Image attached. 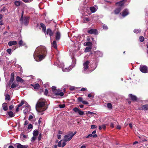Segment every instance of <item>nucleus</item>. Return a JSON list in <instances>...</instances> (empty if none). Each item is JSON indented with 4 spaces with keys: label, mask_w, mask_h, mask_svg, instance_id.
I'll list each match as a JSON object with an SVG mask.
<instances>
[{
    "label": "nucleus",
    "mask_w": 148,
    "mask_h": 148,
    "mask_svg": "<svg viewBox=\"0 0 148 148\" xmlns=\"http://www.w3.org/2000/svg\"><path fill=\"white\" fill-rule=\"evenodd\" d=\"M46 102V101L44 99H40L38 100L36 106V108L37 112H42L47 108V106L45 105Z\"/></svg>",
    "instance_id": "obj_1"
},
{
    "label": "nucleus",
    "mask_w": 148,
    "mask_h": 148,
    "mask_svg": "<svg viewBox=\"0 0 148 148\" xmlns=\"http://www.w3.org/2000/svg\"><path fill=\"white\" fill-rule=\"evenodd\" d=\"M47 51L45 47L42 46L36 49L35 52V54L39 58L40 61L43 59L46 56Z\"/></svg>",
    "instance_id": "obj_2"
},
{
    "label": "nucleus",
    "mask_w": 148,
    "mask_h": 148,
    "mask_svg": "<svg viewBox=\"0 0 148 148\" xmlns=\"http://www.w3.org/2000/svg\"><path fill=\"white\" fill-rule=\"evenodd\" d=\"M24 12L23 11L21 13V17L20 18L19 21L21 22L22 24H23L25 26H27L29 22V17L27 16L23 17Z\"/></svg>",
    "instance_id": "obj_3"
},
{
    "label": "nucleus",
    "mask_w": 148,
    "mask_h": 148,
    "mask_svg": "<svg viewBox=\"0 0 148 148\" xmlns=\"http://www.w3.org/2000/svg\"><path fill=\"white\" fill-rule=\"evenodd\" d=\"M139 69L142 73H146L148 72V67L146 66L140 65Z\"/></svg>",
    "instance_id": "obj_4"
},
{
    "label": "nucleus",
    "mask_w": 148,
    "mask_h": 148,
    "mask_svg": "<svg viewBox=\"0 0 148 148\" xmlns=\"http://www.w3.org/2000/svg\"><path fill=\"white\" fill-rule=\"evenodd\" d=\"M73 110L75 112H78L80 115H83L84 114L83 111H81L77 107H75L73 109Z\"/></svg>",
    "instance_id": "obj_5"
},
{
    "label": "nucleus",
    "mask_w": 148,
    "mask_h": 148,
    "mask_svg": "<svg viewBox=\"0 0 148 148\" xmlns=\"http://www.w3.org/2000/svg\"><path fill=\"white\" fill-rule=\"evenodd\" d=\"M128 96L130 98L131 100L133 101H136L138 100L137 97L135 95H134L131 94H130L128 95Z\"/></svg>",
    "instance_id": "obj_6"
},
{
    "label": "nucleus",
    "mask_w": 148,
    "mask_h": 148,
    "mask_svg": "<svg viewBox=\"0 0 148 148\" xmlns=\"http://www.w3.org/2000/svg\"><path fill=\"white\" fill-rule=\"evenodd\" d=\"M89 63V61L87 60L83 64V69L84 71H86V70L88 69V65Z\"/></svg>",
    "instance_id": "obj_7"
},
{
    "label": "nucleus",
    "mask_w": 148,
    "mask_h": 148,
    "mask_svg": "<svg viewBox=\"0 0 148 148\" xmlns=\"http://www.w3.org/2000/svg\"><path fill=\"white\" fill-rule=\"evenodd\" d=\"M76 133V132H75L74 133H73V132H71L69 134L65 135V138H66V137L70 136V137L68 139V140H70Z\"/></svg>",
    "instance_id": "obj_8"
},
{
    "label": "nucleus",
    "mask_w": 148,
    "mask_h": 148,
    "mask_svg": "<svg viewBox=\"0 0 148 148\" xmlns=\"http://www.w3.org/2000/svg\"><path fill=\"white\" fill-rule=\"evenodd\" d=\"M88 33L91 34H97V30L95 29H91L87 31Z\"/></svg>",
    "instance_id": "obj_9"
},
{
    "label": "nucleus",
    "mask_w": 148,
    "mask_h": 148,
    "mask_svg": "<svg viewBox=\"0 0 148 148\" xmlns=\"http://www.w3.org/2000/svg\"><path fill=\"white\" fill-rule=\"evenodd\" d=\"M14 146L16 147L17 148H27L28 145H23L19 143H17L15 144Z\"/></svg>",
    "instance_id": "obj_10"
},
{
    "label": "nucleus",
    "mask_w": 148,
    "mask_h": 148,
    "mask_svg": "<svg viewBox=\"0 0 148 148\" xmlns=\"http://www.w3.org/2000/svg\"><path fill=\"white\" fill-rule=\"evenodd\" d=\"M126 0H123L117 2L116 3L115 5L117 6H120L121 8V7L124 5L125 3V1Z\"/></svg>",
    "instance_id": "obj_11"
},
{
    "label": "nucleus",
    "mask_w": 148,
    "mask_h": 148,
    "mask_svg": "<svg viewBox=\"0 0 148 148\" xmlns=\"http://www.w3.org/2000/svg\"><path fill=\"white\" fill-rule=\"evenodd\" d=\"M61 91V90H57L55 91V94L56 95H60L61 96H63L64 93Z\"/></svg>",
    "instance_id": "obj_12"
},
{
    "label": "nucleus",
    "mask_w": 148,
    "mask_h": 148,
    "mask_svg": "<svg viewBox=\"0 0 148 148\" xmlns=\"http://www.w3.org/2000/svg\"><path fill=\"white\" fill-rule=\"evenodd\" d=\"M77 100L79 102H82L83 104H88L89 103L83 100V98L82 97H79L77 98Z\"/></svg>",
    "instance_id": "obj_13"
},
{
    "label": "nucleus",
    "mask_w": 148,
    "mask_h": 148,
    "mask_svg": "<svg viewBox=\"0 0 148 148\" xmlns=\"http://www.w3.org/2000/svg\"><path fill=\"white\" fill-rule=\"evenodd\" d=\"M60 37H61V34H60V32L59 31H57L56 32V36H55L56 40L57 41L59 40L60 38Z\"/></svg>",
    "instance_id": "obj_14"
},
{
    "label": "nucleus",
    "mask_w": 148,
    "mask_h": 148,
    "mask_svg": "<svg viewBox=\"0 0 148 148\" xmlns=\"http://www.w3.org/2000/svg\"><path fill=\"white\" fill-rule=\"evenodd\" d=\"M46 33L47 34H49L51 38V37L53 36V32L50 29H47Z\"/></svg>",
    "instance_id": "obj_15"
},
{
    "label": "nucleus",
    "mask_w": 148,
    "mask_h": 148,
    "mask_svg": "<svg viewBox=\"0 0 148 148\" xmlns=\"http://www.w3.org/2000/svg\"><path fill=\"white\" fill-rule=\"evenodd\" d=\"M129 14V12L127 9L124 10L122 13V16L123 17H125Z\"/></svg>",
    "instance_id": "obj_16"
},
{
    "label": "nucleus",
    "mask_w": 148,
    "mask_h": 148,
    "mask_svg": "<svg viewBox=\"0 0 148 148\" xmlns=\"http://www.w3.org/2000/svg\"><path fill=\"white\" fill-rule=\"evenodd\" d=\"M17 43L16 41H10L8 43V45L10 46L13 45H16Z\"/></svg>",
    "instance_id": "obj_17"
},
{
    "label": "nucleus",
    "mask_w": 148,
    "mask_h": 148,
    "mask_svg": "<svg viewBox=\"0 0 148 148\" xmlns=\"http://www.w3.org/2000/svg\"><path fill=\"white\" fill-rule=\"evenodd\" d=\"M14 73H11V77L9 82L10 84H11L13 82L14 80Z\"/></svg>",
    "instance_id": "obj_18"
},
{
    "label": "nucleus",
    "mask_w": 148,
    "mask_h": 148,
    "mask_svg": "<svg viewBox=\"0 0 148 148\" xmlns=\"http://www.w3.org/2000/svg\"><path fill=\"white\" fill-rule=\"evenodd\" d=\"M41 27L42 28V31L45 33L46 32V28L45 25L43 23L40 24Z\"/></svg>",
    "instance_id": "obj_19"
},
{
    "label": "nucleus",
    "mask_w": 148,
    "mask_h": 148,
    "mask_svg": "<svg viewBox=\"0 0 148 148\" xmlns=\"http://www.w3.org/2000/svg\"><path fill=\"white\" fill-rule=\"evenodd\" d=\"M16 80L17 82H19L21 83H24L25 82L24 80L23 79L18 76L16 77Z\"/></svg>",
    "instance_id": "obj_20"
},
{
    "label": "nucleus",
    "mask_w": 148,
    "mask_h": 148,
    "mask_svg": "<svg viewBox=\"0 0 148 148\" xmlns=\"http://www.w3.org/2000/svg\"><path fill=\"white\" fill-rule=\"evenodd\" d=\"M121 10V7H119V8H116L114 10V13L116 14H119Z\"/></svg>",
    "instance_id": "obj_21"
},
{
    "label": "nucleus",
    "mask_w": 148,
    "mask_h": 148,
    "mask_svg": "<svg viewBox=\"0 0 148 148\" xmlns=\"http://www.w3.org/2000/svg\"><path fill=\"white\" fill-rule=\"evenodd\" d=\"M31 85L35 89H39L40 87V86L38 83H37L34 84H31Z\"/></svg>",
    "instance_id": "obj_22"
},
{
    "label": "nucleus",
    "mask_w": 148,
    "mask_h": 148,
    "mask_svg": "<svg viewBox=\"0 0 148 148\" xmlns=\"http://www.w3.org/2000/svg\"><path fill=\"white\" fill-rule=\"evenodd\" d=\"M2 107H3V109L6 111L8 110V107L7 106V103H4L2 105Z\"/></svg>",
    "instance_id": "obj_23"
},
{
    "label": "nucleus",
    "mask_w": 148,
    "mask_h": 148,
    "mask_svg": "<svg viewBox=\"0 0 148 148\" xmlns=\"http://www.w3.org/2000/svg\"><path fill=\"white\" fill-rule=\"evenodd\" d=\"M140 109L144 110H148V104H145L142 106Z\"/></svg>",
    "instance_id": "obj_24"
},
{
    "label": "nucleus",
    "mask_w": 148,
    "mask_h": 148,
    "mask_svg": "<svg viewBox=\"0 0 148 148\" xmlns=\"http://www.w3.org/2000/svg\"><path fill=\"white\" fill-rule=\"evenodd\" d=\"M95 56L96 57H99L101 55V52L99 51H97L95 52Z\"/></svg>",
    "instance_id": "obj_25"
},
{
    "label": "nucleus",
    "mask_w": 148,
    "mask_h": 148,
    "mask_svg": "<svg viewBox=\"0 0 148 148\" xmlns=\"http://www.w3.org/2000/svg\"><path fill=\"white\" fill-rule=\"evenodd\" d=\"M90 137H92L93 138H95L97 137V135L96 134H95L94 135H92V134H89L87 136H86V138H88Z\"/></svg>",
    "instance_id": "obj_26"
},
{
    "label": "nucleus",
    "mask_w": 148,
    "mask_h": 148,
    "mask_svg": "<svg viewBox=\"0 0 148 148\" xmlns=\"http://www.w3.org/2000/svg\"><path fill=\"white\" fill-rule=\"evenodd\" d=\"M52 46L54 48L56 49L57 48V42L56 40H54L52 43Z\"/></svg>",
    "instance_id": "obj_27"
},
{
    "label": "nucleus",
    "mask_w": 148,
    "mask_h": 148,
    "mask_svg": "<svg viewBox=\"0 0 148 148\" xmlns=\"http://www.w3.org/2000/svg\"><path fill=\"white\" fill-rule=\"evenodd\" d=\"M38 131L37 130H35L33 131V134L34 136H36L38 134Z\"/></svg>",
    "instance_id": "obj_28"
},
{
    "label": "nucleus",
    "mask_w": 148,
    "mask_h": 148,
    "mask_svg": "<svg viewBox=\"0 0 148 148\" xmlns=\"http://www.w3.org/2000/svg\"><path fill=\"white\" fill-rule=\"evenodd\" d=\"M91 47H87L86 48L84 51L86 52L90 51L91 50Z\"/></svg>",
    "instance_id": "obj_29"
},
{
    "label": "nucleus",
    "mask_w": 148,
    "mask_h": 148,
    "mask_svg": "<svg viewBox=\"0 0 148 148\" xmlns=\"http://www.w3.org/2000/svg\"><path fill=\"white\" fill-rule=\"evenodd\" d=\"M22 2L20 1H16L14 2V4L16 6H19L20 4L21 3H22Z\"/></svg>",
    "instance_id": "obj_30"
},
{
    "label": "nucleus",
    "mask_w": 148,
    "mask_h": 148,
    "mask_svg": "<svg viewBox=\"0 0 148 148\" xmlns=\"http://www.w3.org/2000/svg\"><path fill=\"white\" fill-rule=\"evenodd\" d=\"M8 114L10 117H12L14 116L13 113L11 111H10L8 112Z\"/></svg>",
    "instance_id": "obj_31"
},
{
    "label": "nucleus",
    "mask_w": 148,
    "mask_h": 148,
    "mask_svg": "<svg viewBox=\"0 0 148 148\" xmlns=\"http://www.w3.org/2000/svg\"><path fill=\"white\" fill-rule=\"evenodd\" d=\"M90 9L92 12V13L95 12L96 11L95 8L94 7H90Z\"/></svg>",
    "instance_id": "obj_32"
},
{
    "label": "nucleus",
    "mask_w": 148,
    "mask_h": 148,
    "mask_svg": "<svg viewBox=\"0 0 148 148\" xmlns=\"http://www.w3.org/2000/svg\"><path fill=\"white\" fill-rule=\"evenodd\" d=\"M18 84H14V83H13L12 84L11 87L12 88H15V87L18 86Z\"/></svg>",
    "instance_id": "obj_33"
},
{
    "label": "nucleus",
    "mask_w": 148,
    "mask_h": 148,
    "mask_svg": "<svg viewBox=\"0 0 148 148\" xmlns=\"http://www.w3.org/2000/svg\"><path fill=\"white\" fill-rule=\"evenodd\" d=\"M5 100H8L9 101H10V95L8 94H6L5 95Z\"/></svg>",
    "instance_id": "obj_34"
},
{
    "label": "nucleus",
    "mask_w": 148,
    "mask_h": 148,
    "mask_svg": "<svg viewBox=\"0 0 148 148\" xmlns=\"http://www.w3.org/2000/svg\"><path fill=\"white\" fill-rule=\"evenodd\" d=\"M107 107L109 109H111L112 108V106L110 103H108L107 104Z\"/></svg>",
    "instance_id": "obj_35"
},
{
    "label": "nucleus",
    "mask_w": 148,
    "mask_h": 148,
    "mask_svg": "<svg viewBox=\"0 0 148 148\" xmlns=\"http://www.w3.org/2000/svg\"><path fill=\"white\" fill-rule=\"evenodd\" d=\"M92 44L91 42H86V46H91Z\"/></svg>",
    "instance_id": "obj_36"
},
{
    "label": "nucleus",
    "mask_w": 148,
    "mask_h": 148,
    "mask_svg": "<svg viewBox=\"0 0 148 148\" xmlns=\"http://www.w3.org/2000/svg\"><path fill=\"white\" fill-rule=\"evenodd\" d=\"M24 103V101L22 100L21 101L20 103L17 105V106H18V107H20Z\"/></svg>",
    "instance_id": "obj_37"
},
{
    "label": "nucleus",
    "mask_w": 148,
    "mask_h": 148,
    "mask_svg": "<svg viewBox=\"0 0 148 148\" xmlns=\"http://www.w3.org/2000/svg\"><path fill=\"white\" fill-rule=\"evenodd\" d=\"M139 40H140V41L141 42H143L144 40V37L142 36H140L139 37Z\"/></svg>",
    "instance_id": "obj_38"
},
{
    "label": "nucleus",
    "mask_w": 148,
    "mask_h": 148,
    "mask_svg": "<svg viewBox=\"0 0 148 148\" xmlns=\"http://www.w3.org/2000/svg\"><path fill=\"white\" fill-rule=\"evenodd\" d=\"M86 114H87V116H88V114H89L90 115L92 114H96V113H94L89 111H88V112H87Z\"/></svg>",
    "instance_id": "obj_39"
},
{
    "label": "nucleus",
    "mask_w": 148,
    "mask_h": 148,
    "mask_svg": "<svg viewBox=\"0 0 148 148\" xmlns=\"http://www.w3.org/2000/svg\"><path fill=\"white\" fill-rule=\"evenodd\" d=\"M134 32L135 33H136V34L138 33L139 32H140V31L138 29H134Z\"/></svg>",
    "instance_id": "obj_40"
},
{
    "label": "nucleus",
    "mask_w": 148,
    "mask_h": 148,
    "mask_svg": "<svg viewBox=\"0 0 148 148\" xmlns=\"http://www.w3.org/2000/svg\"><path fill=\"white\" fill-rule=\"evenodd\" d=\"M65 136H64V138L63 140L65 142L69 141V140H68V139L70 138V137H66V138H65L66 137Z\"/></svg>",
    "instance_id": "obj_41"
},
{
    "label": "nucleus",
    "mask_w": 148,
    "mask_h": 148,
    "mask_svg": "<svg viewBox=\"0 0 148 148\" xmlns=\"http://www.w3.org/2000/svg\"><path fill=\"white\" fill-rule=\"evenodd\" d=\"M23 42L22 40H21L18 42V44L20 46H23Z\"/></svg>",
    "instance_id": "obj_42"
},
{
    "label": "nucleus",
    "mask_w": 148,
    "mask_h": 148,
    "mask_svg": "<svg viewBox=\"0 0 148 148\" xmlns=\"http://www.w3.org/2000/svg\"><path fill=\"white\" fill-rule=\"evenodd\" d=\"M83 20L84 21H86V22H88L90 21L89 19L87 17H85L83 18Z\"/></svg>",
    "instance_id": "obj_43"
},
{
    "label": "nucleus",
    "mask_w": 148,
    "mask_h": 148,
    "mask_svg": "<svg viewBox=\"0 0 148 148\" xmlns=\"http://www.w3.org/2000/svg\"><path fill=\"white\" fill-rule=\"evenodd\" d=\"M48 93V91L47 89H45L44 92V95H47Z\"/></svg>",
    "instance_id": "obj_44"
},
{
    "label": "nucleus",
    "mask_w": 148,
    "mask_h": 148,
    "mask_svg": "<svg viewBox=\"0 0 148 148\" xmlns=\"http://www.w3.org/2000/svg\"><path fill=\"white\" fill-rule=\"evenodd\" d=\"M42 137V134L41 133H40L39 135V136L38 138V141H40Z\"/></svg>",
    "instance_id": "obj_45"
},
{
    "label": "nucleus",
    "mask_w": 148,
    "mask_h": 148,
    "mask_svg": "<svg viewBox=\"0 0 148 148\" xmlns=\"http://www.w3.org/2000/svg\"><path fill=\"white\" fill-rule=\"evenodd\" d=\"M59 106L61 108H63L65 107V104H60L59 105Z\"/></svg>",
    "instance_id": "obj_46"
},
{
    "label": "nucleus",
    "mask_w": 148,
    "mask_h": 148,
    "mask_svg": "<svg viewBox=\"0 0 148 148\" xmlns=\"http://www.w3.org/2000/svg\"><path fill=\"white\" fill-rule=\"evenodd\" d=\"M62 140H61L58 143V146L59 147H60L62 146L61 145V141Z\"/></svg>",
    "instance_id": "obj_47"
},
{
    "label": "nucleus",
    "mask_w": 148,
    "mask_h": 148,
    "mask_svg": "<svg viewBox=\"0 0 148 148\" xmlns=\"http://www.w3.org/2000/svg\"><path fill=\"white\" fill-rule=\"evenodd\" d=\"M33 125L31 124H30L28 126L27 128L28 129H31L33 128Z\"/></svg>",
    "instance_id": "obj_48"
},
{
    "label": "nucleus",
    "mask_w": 148,
    "mask_h": 148,
    "mask_svg": "<svg viewBox=\"0 0 148 148\" xmlns=\"http://www.w3.org/2000/svg\"><path fill=\"white\" fill-rule=\"evenodd\" d=\"M52 89L53 92H54L55 91H56V87L55 86H53L52 87Z\"/></svg>",
    "instance_id": "obj_49"
},
{
    "label": "nucleus",
    "mask_w": 148,
    "mask_h": 148,
    "mask_svg": "<svg viewBox=\"0 0 148 148\" xmlns=\"http://www.w3.org/2000/svg\"><path fill=\"white\" fill-rule=\"evenodd\" d=\"M103 28L104 29L107 30L108 29V28L107 26L106 25H103Z\"/></svg>",
    "instance_id": "obj_50"
},
{
    "label": "nucleus",
    "mask_w": 148,
    "mask_h": 148,
    "mask_svg": "<svg viewBox=\"0 0 148 148\" xmlns=\"http://www.w3.org/2000/svg\"><path fill=\"white\" fill-rule=\"evenodd\" d=\"M75 88L74 86H71L70 88V89L71 90H75Z\"/></svg>",
    "instance_id": "obj_51"
},
{
    "label": "nucleus",
    "mask_w": 148,
    "mask_h": 148,
    "mask_svg": "<svg viewBox=\"0 0 148 148\" xmlns=\"http://www.w3.org/2000/svg\"><path fill=\"white\" fill-rule=\"evenodd\" d=\"M42 119L41 117L39 119V120L38 121V123L39 125L42 122Z\"/></svg>",
    "instance_id": "obj_52"
},
{
    "label": "nucleus",
    "mask_w": 148,
    "mask_h": 148,
    "mask_svg": "<svg viewBox=\"0 0 148 148\" xmlns=\"http://www.w3.org/2000/svg\"><path fill=\"white\" fill-rule=\"evenodd\" d=\"M25 3H27L32 1L33 0H22Z\"/></svg>",
    "instance_id": "obj_53"
},
{
    "label": "nucleus",
    "mask_w": 148,
    "mask_h": 148,
    "mask_svg": "<svg viewBox=\"0 0 148 148\" xmlns=\"http://www.w3.org/2000/svg\"><path fill=\"white\" fill-rule=\"evenodd\" d=\"M97 127L96 125H92L91 126V128L94 129L97 128Z\"/></svg>",
    "instance_id": "obj_54"
},
{
    "label": "nucleus",
    "mask_w": 148,
    "mask_h": 148,
    "mask_svg": "<svg viewBox=\"0 0 148 148\" xmlns=\"http://www.w3.org/2000/svg\"><path fill=\"white\" fill-rule=\"evenodd\" d=\"M14 108V106L13 105L10 106L9 107V109L10 110H12Z\"/></svg>",
    "instance_id": "obj_55"
},
{
    "label": "nucleus",
    "mask_w": 148,
    "mask_h": 148,
    "mask_svg": "<svg viewBox=\"0 0 148 148\" xmlns=\"http://www.w3.org/2000/svg\"><path fill=\"white\" fill-rule=\"evenodd\" d=\"M11 49H8L7 50V52L9 54H10L11 53Z\"/></svg>",
    "instance_id": "obj_56"
},
{
    "label": "nucleus",
    "mask_w": 148,
    "mask_h": 148,
    "mask_svg": "<svg viewBox=\"0 0 148 148\" xmlns=\"http://www.w3.org/2000/svg\"><path fill=\"white\" fill-rule=\"evenodd\" d=\"M33 116L32 115H30L29 117V120L31 121V120L33 118Z\"/></svg>",
    "instance_id": "obj_57"
},
{
    "label": "nucleus",
    "mask_w": 148,
    "mask_h": 148,
    "mask_svg": "<svg viewBox=\"0 0 148 148\" xmlns=\"http://www.w3.org/2000/svg\"><path fill=\"white\" fill-rule=\"evenodd\" d=\"M36 139V136H33L32 138V141H34Z\"/></svg>",
    "instance_id": "obj_58"
},
{
    "label": "nucleus",
    "mask_w": 148,
    "mask_h": 148,
    "mask_svg": "<svg viewBox=\"0 0 148 148\" xmlns=\"http://www.w3.org/2000/svg\"><path fill=\"white\" fill-rule=\"evenodd\" d=\"M28 123H29V122L28 121H27V120L25 121V122L24 125H27V124H28Z\"/></svg>",
    "instance_id": "obj_59"
},
{
    "label": "nucleus",
    "mask_w": 148,
    "mask_h": 148,
    "mask_svg": "<svg viewBox=\"0 0 148 148\" xmlns=\"http://www.w3.org/2000/svg\"><path fill=\"white\" fill-rule=\"evenodd\" d=\"M3 16L1 14H0V21L2 20V19L3 17Z\"/></svg>",
    "instance_id": "obj_60"
},
{
    "label": "nucleus",
    "mask_w": 148,
    "mask_h": 148,
    "mask_svg": "<svg viewBox=\"0 0 148 148\" xmlns=\"http://www.w3.org/2000/svg\"><path fill=\"white\" fill-rule=\"evenodd\" d=\"M66 143L65 142H64L62 143V147H63L66 145Z\"/></svg>",
    "instance_id": "obj_61"
},
{
    "label": "nucleus",
    "mask_w": 148,
    "mask_h": 148,
    "mask_svg": "<svg viewBox=\"0 0 148 148\" xmlns=\"http://www.w3.org/2000/svg\"><path fill=\"white\" fill-rule=\"evenodd\" d=\"M102 127L103 129H105L106 128V126L105 125H103L102 126Z\"/></svg>",
    "instance_id": "obj_62"
},
{
    "label": "nucleus",
    "mask_w": 148,
    "mask_h": 148,
    "mask_svg": "<svg viewBox=\"0 0 148 148\" xmlns=\"http://www.w3.org/2000/svg\"><path fill=\"white\" fill-rule=\"evenodd\" d=\"M57 137L58 139H60L61 138V136L60 135H58Z\"/></svg>",
    "instance_id": "obj_63"
},
{
    "label": "nucleus",
    "mask_w": 148,
    "mask_h": 148,
    "mask_svg": "<svg viewBox=\"0 0 148 148\" xmlns=\"http://www.w3.org/2000/svg\"><path fill=\"white\" fill-rule=\"evenodd\" d=\"M117 129L120 130L121 129V127L120 125H117L116 127Z\"/></svg>",
    "instance_id": "obj_64"
}]
</instances>
